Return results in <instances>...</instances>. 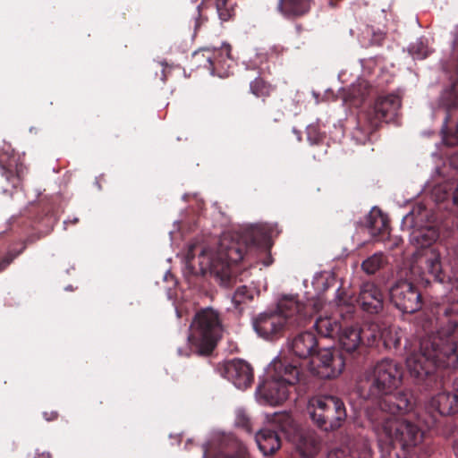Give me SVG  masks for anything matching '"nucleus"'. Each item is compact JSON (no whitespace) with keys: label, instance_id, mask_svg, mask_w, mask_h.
Wrapping results in <instances>:
<instances>
[{"label":"nucleus","instance_id":"nucleus-1","mask_svg":"<svg viewBox=\"0 0 458 458\" xmlns=\"http://www.w3.org/2000/svg\"><path fill=\"white\" fill-rule=\"evenodd\" d=\"M403 369L400 363L383 359L367 369L357 383L360 398L371 401L365 408L366 417L377 437L382 457L391 456L398 445L411 453L423 440V430L414 422L398 415L413 411L416 399L411 393H395L402 385Z\"/></svg>","mask_w":458,"mask_h":458},{"label":"nucleus","instance_id":"nucleus-2","mask_svg":"<svg viewBox=\"0 0 458 458\" xmlns=\"http://www.w3.org/2000/svg\"><path fill=\"white\" fill-rule=\"evenodd\" d=\"M433 313L446 325L420 337L414 348L407 341L404 344L407 369L420 391L441 387L443 369L458 368V299L445 297L436 304Z\"/></svg>","mask_w":458,"mask_h":458},{"label":"nucleus","instance_id":"nucleus-3","mask_svg":"<svg viewBox=\"0 0 458 458\" xmlns=\"http://www.w3.org/2000/svg\"><path fill=\"white\" fill-rule=\"evenodd\" d=\"M269 248L267 233L258 226H251L242 232L225 234L216 252L191 245L185 258L186 269L194 276L209 272L226 283L232 276V264L244 261L249 266L259 262L269 266L272 263Z\"/></svg>","mask_w":458,"mask_h":458},{"label":"nucleus","instance_id":"nucleus-4","mask_svg":"<svg viewBox=\"0 0 458 458\" xmlns=\"http://www.w3.org/2000/svg\"><path fill=\"white\" fill-rule=\"evenodd\" d=\"M322 308L320 298L304 304L293 296H284L279 300L276 310L259 314L253 319V327L260 337L275 341L283 337L285 330L305 327Z\"/></svg>","mask_w":458,"mask_h":458},{"label":"nucleus","instance_id":"nucleus-5","mask_svg":"<svg viewBox=\"0 0 458 458\" xmlns=\"http://www.w3.org/2000/svg\"><path fill=\"white\" fill-rule=\"evenodd\" d=\"M439 229L436 225H427L413 229L411 233V242L417 248L418 263L428 276L426 281L433 280L445 283L449 279L443 269L442 254L438 247L433 246L439 238Z\"/></svg>","mask_w":458,"mask_h":458},{"label":"nucleus","instance_id":"nucleus-6","mask_svg":"<svg viewBox=\"0 0 458 458\" xmlns=\"http://www.w3.org/2000/svg\"><path fill=\"white\" fill-rule=\"evenodd\" d=\"M300 375L298 365L292 364L287 359L275 360L269 365L267 378L259 386V392L270 405H279L288 398L290 388L299 382Z\"/></svg>","mask_w":458,"mask_h":458},{"label":"nucleus","instance_id":"nucleus-7","mask_svg":"<svg viewBox=\"0 0 458 458\" xmlns=\"http://www.w3.org/2000/svg\"><path fill=\"white\" fill-rule=\"evenodd\" d=\"M189 342L192 351L200 356H208L222 337L223 326L219 313L212 308L196 312L191 324Z\"/></svg>","mask_w":458,"mask_h":458},{"label":"nucleus","instance_id":"nucleus-8","mask_svg":"<svg viewBox=\"0 0 458 458\" xmlns=\"http://www.w3.org/2000/svg\"><path fill=\"white\" fill-rule=\"evenodd\" d=\"M275 422L302 458H313L321 448V439L314 430L301 429L288 412L275 414Z\"/></svg>","mask_w":458,"mask_h":458},{"label":"nucleus","instance_id":"nucleus-9","mask_svg":"<svg viewBox=\"0 0 458 458\" xmlns=\"http://www.w3.org/2000/svg\"><path fill=\"white\" fill-rule=\"evenodd\" d=\"M310 418L324 431L341 428L347 418L343 400L334 395H320L310 401Z\"/></svg>","mask_w":458,"mask_h":458},{"label":"nucleus","instance_id":"nucleus-10","mask_svg":"<svg viewBox=\"0 0 458 458\" xmlns=\"http://www.w3.org/2000/svg\"><path fill=\"white\" fill-rule=\"evenodd\" d=\"M346 364V358L334 349H322L311 358L310 371L322 379H329L340 375Z\"/></svg>","mask_w":458,"mask_h":458},{"label":"nucleus","instance_id":"nucleus-11","mask_svg":"<svg viewBox=\"0 0 458 458\" xmlns=\"http://www.w3.org/2000/svg\"><path fill=\"white\" fill-rule=\"evenodd\" d=\"M391 303L403 313H414L422 307L418 288L406 280L397 281L389 290Z\"/></svg>","mask_w":458,"mask_h":458},{"label":"nucleus","instance_id":"nucleus-12","mask_svg":"<svg viewBox=\"0 0 458 458\" xmlns=\"http://www.w3.org/2000/svg\"><path fill=\"white\" fill-rule=\"evenodd\" d=\"M341 350L339 354H343L346 358V362L349 360H354L360 356L364 349V338H368V343H374L377 337L376 333H371L369 335H366L364 329L360 327H341V331L337 335Z\"/></svg>","mask_w":458,"mask_h":458},{"label":"nucleus","instance_id":"nucleus-13","mask_svg":"<svg viewBox=\"0 0 458 458\" xmlns=\"http://www.w3.org/2000/svg\"><path fill=\"white\" fill-rule=\"evenodd\" d=\"M193 58L199 64V66L209 70L211 73L221 72L231 67L233 58L231 56V46L224 44L219 49L210 50L208 48L197 51L193 54Z\"/></svg>","mask_w":458,"mask_h":458},{"label":"nucleus","instance_id":"nucleus-14","mask_svg":"<svg viewBox=\"0 0 458 458\" xmlns=\"http://www.w3.org/2000/svg\"><path fill=\"white\" fill-rule=\"evenodd\" d=\"M458 412V395L451 393H439L433 396L426 408L425 414L428 415L424 419L427 428H433L439 416H451Z\"/></svg>","mask_w":458,"mask_h":458},{"label":"nucleus","instance_id":"nucleus-15","mask_svg":"<svg viewBox=\"0 0 458 458\" xmlns=\"http://www.w3.org/2000/svg\"><path fill=\"white\" fill-rule=\"evenodd\" d=\"M456 74V81L454 82L451 89L443 97V103L446 108V115L445 118V124L442 129V134L443 141L447 146L458 145V123L456 124L454 131L448 129V123L454 117L455 112L458 110V52Z\"/></svg>","mask_w":458,"mask_h":458},{"label":"nucleus","instance_id":"nucleus-16","mask_svg":"<svg viewBox=\"0 0 458 458\" xmlns=\"http://www.w3.org/2000/svg\"><path fill=\"white\" fill-rule=\"evenodd\" d=\"M221 374L239 389L250 387L254 379L251 366L241 359L226 360L223 364Z\"/></svg>","mask_w":458,"mask_h":458},{"label":"nucleus","instance_id":"nucleus-17","mask_svg":"<svg viewBox=\"0 0 458 458\" xmlns=\"http://www.w3.org/2000/svg\"><path fill=\"white\" fill-rule=\"evenodd\" d=\"M357 303L363 311L377 314L383 310L384 294L377 284L365 282L360 285Z\"/></svg>","mask_w":458,"mask_h":458},{"label":"nucleus","instance_id":"nucleus-18","mask_svg":"<svg viewBox=\"0 0 458 458\" xmlns=\"http://www.w3.org/2000/svg\"><path fill=\"white\" fill-rule=\"evenodd\" d=\"M401 98L396 94L379 96L373 106L372 113L377 122H391L396 118L401 108Z\"/></svg>","mask_w":458,"mask_h":458},{"label":"nucleus","instance_id":"nucleus-19","mask_svg":"<svg viewBox=\"0 0 458 458\" xmlns=\"http://www.w3.org/2000/svg\"><path fill=\"white\" fill-rule=\"evenodd\" d=\"M318 340L310 331L298 334L290 343V350L299 359L312 358L318 352Z\"/></svg>","mask_w":458,"mask_h":458},{"label":"nucleus","instance_id":"nucleus-20","mask_svg":"<svg viewBox=\"0 0 458 458\" xmlns=\"http://www.w3.org/2000/svg\"><path fill=\"white\" fill-rule=\"evenodd\" d=\"M273 428H266L256 434V443L261 453L267 456L274 454L281 447V437L279 432H284L275 422V416L272 420Z\"/></svg>","mask_w":458,"mask_h":458},{"label":"nucleus","instance_id":"nucleus-21","mask_svg":"<svg viewBox=\"0 0 458 458\" xmlns=\"http://www.w3.org/2000/svg\"><path fill=\"white\" fill-rule=\"evenodd\" d=\"M369 234L378 242H385L390 235L388 217L379 208H374L366 218Z\"/></svg>","mask_w":458,"mask_h":458},{"label":"nucleus","instance_id":"nucleus-22","mask_svg":"<svg viewBox=\"0 0 458 458\" xmlns=\"http://www.w3.org/2000/svg\"><path fill=\"white\" fill-rule=\"evenodd\" d=\"M327 458H372V451L368 442L361 441L352 446L335 448L328 453Z\"/></svg>","mask_w":458,"mask_h":458},{"label":"nucleus","instance_id":"nucleus-23","mask_svg":"<svg viewBox=\"0 0 458 458\" xmlns=\"http://www.w3.org/2000/svg\"><path fill=\"white\" fill-rule=\"evenodd\" d=\"M0 169L2 174L6 177L8 181L14 176L21 179L23 167L21 164H18L16 157L7 151L0 150Z\"/></svg>","mask_w":458,"mask_h":458},{"label":"nucleus","instance_id":"nucleus-24","mask_svg":"<svg viewBox=\"0 0 458 458\" xmlns=\"http://www.w3.org/2000/svg\"><path fill=\"white\" fill-rule=\"evenodd\" d=\"M310 8V0H279L278 9L286 17H299Z\"/></svg>","mask_w":458,"mask_h":458},{"label":"nucleus","instance_id":"nucleus-25","mask_svg":"<svg viewBox=\"0 0 458 458\" xmlns=\"http://www.w3.org/2000/svg\"><path fill=\"white\" fill-rule=\"evenodd\" d=\"M314 327L323 337L335 338L341 331V324L333 317H319L316 319Z\"/></svg>","mask_w":458,"mask_h":458},{"label":"nucleus","instance_id":"nucleus-26","mask_svg":"<svg viewBox=\"0 0 458 458\" xmlns=\"http://www.w3.org/2000/svg\"><path fill=\"white\" fill-rule=\"evenodd\" d=\"M387 263V258L382 252H376L361 263V269L367 275H374Z\"/></svg>","mask_w":458,"mask_h":458},{"label":"nucleus","instance_id":"nucleus-27","mask_svg":"<svg viewBox=\"0 0 458 458\" xmlns=\"http://www.w3.org/2000/svg\"><path fill=\"white\" fill-rule=\"evenodd\" d=\"M403 332L396 329L390 328L385 330L380 334V338L383 341L384 346L389 350H399L401 347V341L403 338Z\"/></svg>","mask_w":458,"mask_h":458},{"label":"nucleus","instance_id":"nucleus-28","mask_svg":"<svg viewBox=\"0 0 458 458\" xmlns=\"http://www.w3.org/2000/svg\"><path fill=\"white\" fill-rule=\"evenodd\" d=\"M250 92L257 98H267L275 88L264 79L258 77L250 83Z\"/></svg>","mask_w":458,"mask_h":458},{"label":"nucleus","instance_id":"nucleus-29","mask_svg":"<svg viewBox=\"0 0 458 458\" xmlns=\"http://www.w3.org/2000/svg\"><path fill=\"white\" fill-rule=\"evenodd\" d=\"M252 300L253 293L246 285L237 287L232 297V301L236 309H241L242 304Z\"/></svg>","mask_w":458,"mask_h":458},{"label":"nucleus","instance_id":"nucleus-30","mask_svg":"<svg viewBox=\"0 0 458 458\" xmlns=\"http://www.w3.org/2000/svg\"><path fill=\"white\" fill-rule=\"evenodd\" d=\"M233 453L229 454L225 452H218L215 458H250L248 449L245 445L239 441L233 442Z\"/></svg>","mask_w":458,"mask_h":458},{"label":"nucleus","instance_id":"nucleus-31","mask_svg":"<svg viewBox=\"0 0 458 458\" xmlns=\"http://www.w3.org/2000/svg\"><path fill=\"white\" fill-rule=\"evenodd\" d=\"M233 6L230 0H216V8L222 21H227L234 15Z\"/></svg>","mask_w":458,"mask_h":458},{"label":"nucleus","instance_id":"nucleus-32","mask_svg":"<svg viewBox=\"0 0 458 458\" xmlns=\"http://www.w3.org/2000/svg\"><path fill=\"white\" fill-rule=\"evenodd\" d=\"M410 52L415 59H425L430 54L428 47L422 41H417L412 44L410 47Z\"/></svg>","mask_w":458,"mask_h":458},{"label":"nucleus","instance_id":"nucleus-33","mask_svg":"<svg viewBox=\"0 0 458 458\" xmlns=\"http://www.w3.org/2000/svg\"><path fill=\"white\" fill-rule=\"evenodd\" d=\"M26 249L24 245L19 250H10L4 256L0 259V273L4 272L13 262V260L19 257Z\"/></svg>","mask_w":458,"mask_h":458},{"label":"nucleus","instance_id":"nucleus-34","mask_svg":"<svg viewBox=\"0 0 458 458\" xmlns=\"http://www.w3.org/2000/svg\"><path fill=\"white\" fill-rule=\"evenodd\" d=\"M307 138L310 144L317 145L323 140L324 135L317 125H309L307 127Z\"/></svg>","mask_w":458,"mask_h":458},{"label":"nucleus","instance_id":"nucleus-35","mask_svg":"<svg viewBox=\"0 0 458 458\" xmlns=\"http://www.w3.org/2000/svg\"><path fill=\"white\" fill-rule=\"evenodd\" d=\"M235 425L242 428L248 433L251 432V422L247 414L243 411H239L235 419Z\"/></svg>","mask_w":458,"mask_h":458},{"label":"nucleus","instance_id":"nucleus-36","mask_svg":"<svg viewBox=\"0 0 458 458\" xmlns=\"http://www.w3.org/2000/svg\"><path fill=\"white\" fill-rule=\"evenodd\" d=\"M447 255L449 256L450 259L454 262L455 265L458 266V244L446 247ZM457 280H458V274H457Z\"/></svg>","mask_w":458,"mask_h":458},{"label":"nucleus","instance_id":"nucleus-37","mask_svg":"<svg viewBox=\"0 0 458 458\" xmlns=\"http://www.w3.org/2000/svg\"><path fill=\"white\" fill-rule=\"evenodd\" d=\"M58 412L56 411H46L43 412V418L47 421H54L58 419Z\"/></svg>","mask_w":458,"mask_h":458},{"label":"nucleus","instance_id":"nucleus-38","mask_svg":"<svg viewBox=\"0 0 458 458\" xmlns=\"http://www.w3.org/2000/svg\"><path fill=\"white\" fill-rule=\"evenodd\" d=\"M44 220H46L47 225H51V226L55 222V218L54 217V214L53 213H51V214L47 213Z\"/></svg>","mask_w":458,"mask_h":458},{"label":"nucleus","instance_id":"nucleus-39","mask_svg":"<svg viewBox=\"0 0 458 458\" xmlns=\"http://www.w3.org/2000/svg\"><path fill=\"white\" fill-rule=\"evenodd\" d=\"M383 39H384V34L379 33V34L374 35V38L372 39V41L377 45H380Z\"/></svg>","mask_w":458,"mask_h":458},{"label":"nucleus","instance_id":"nucleus-40","mask_svg":"<svg viewBox=\"0 0 458 458\" xmlns=\"http://www.w3.org/2000/svg\"><path fill=\"white\" fill-rule=\"evenodd\" d=\"M452 165L458 170V152L451 157Z\"/></svg>","mask_w":458,"mask_h":458},{"label":"nucleus","instance_id":"nucleus-41","mask_svg":"<svg viewBox=\"0 0 458 458\" xmlns=\"http://www.w3.org/2000/svg\"><path fill=\"white\" fill-rule=\"evenodd\" d=\"M36 458H52L49 452L38 453Z\"/></svg>","mask_w":458,"mask_h":458},{"label":"nucleus","instance_id":"nucleus-42","mask_svg":"<svg viewBox=\"0 0 458 458\" xmlns=\"http://www.w3.org/2000/svg\"><path fill=\"white\" fill-rule=\"evenodd\" d=\"M403 242L402 239L396 238L394 240L393 244L389 247V249L397 248Z\"/></svg>","mask_w":458,"mask_h":458},{"label":"nucleus","instance_id":"nucleus-43","mask_svg":"<svg viewBox=\"0 0 458 458\" xmlns=\"http://www.w3.org/2000/svg\"><path fill=\"white\" fill-rule=\"evenodd\" d=\"M199 10H200V5L198 6L199 16H200ZM200 20H201V17H199L196 20V21H195V30H199V27L200 25Z\"/></svg>","mask_w":458,"mask_h":458},{"label":"nucleus","instance_id":"nucleus-44","mask_svg":"<svg viewBox=\"0 0 458 458\" xmlns=\"http://www.w3.org/2000/svg\"><path fill=\"white\" fill-rule=\"evenodd\" d=\"M453 388L454 391L458 392V377L454 379V381L453 383Z\"/></svg>","mask_w":458,"mask_h":458},{"label":"nucleus","instance_id":"nucleus-45","mask_svg":"<svg viewBox=\"0 0 458 458\" xmlns=\"http://www.w3.org/2000/svg\"><path fill=\"white\" fill-rule=\"evenodd\" d=\"M209 457V453H208V450L207 448L204 449V458H208Z\"/></svg>","mask_w":458,"mask_h":458},{"label":"nucleus","instance_id":"nucleus-46","mask_svg":"<svg viewBox=\"0 0 458 458\" xmlns=\"http://www.w3.org/2000/svg\"><path fill=\"white\" fill-rule=\"evenodd\" d=\"M79 219L78 218H74L72 221H70L72 224L75 225L76 223H78Z\"/></svg>","mask_w":458,"mask_h":458},{"label":"nucleus","instance_id":"nucleus-47","mask_svg":"<svg viewBox=\"0 0 458 458\" xmlns=\"http://www.w3.org/2000/svg\"><path fill=\"white\" fill-rule=\"evenodd\" d=\"M293 131H294L295 133H298V140H301L300 133H299L295 129L293 130Z\"/></svg>","mask_w":458,"mask_h":458},{"label":"nucleus","instance_id":"nucleus-48","mask_svg":"<svg viewBox=\"0 0 458 458\" xmlns=\"http://www.w3.org/2000/svg\"><path fill=\"white\" fill-rule=\"evenodd\" d=\"M423 211L425 212V215H424V216H428V211H427L425 208H423Z\"/></svg>","mask_w":458,"mask_h":458},{"label":"nucleus","instance_id":"nucleus-49","mask_svg":"<svg viewBox=\"0 0 458 458\" xmlns=\"http://www.w3.org/2000/svg\"><path fill=\"white\" fill-rule=\"evenodd\" d=\"M418 219H419V217H418V216H416V217H415V220H416V221H415V224H416V225H417V223H418Z\"/></svg>","mask_w":458,"mask_h":458}]
</instances>
